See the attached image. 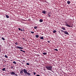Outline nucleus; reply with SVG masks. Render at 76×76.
Instances as JSON below:
<instances>
[{
  "label": "nucleus",
  "instance_id": "1",
  "mask_svg": "<svg viewBox=\"0 0 76 76\" xmlns=\"http://www.w3.org/2000/svg\"><path fill=\"white\" fill-rule=\"evenodd\" d=\"M21 70H21L20 71V73L21 75H22V74L23 73V72L25 73V74L28 72H27V70H26V69H21Z\"/></svg>",
  "mask_w": 76,
  "mask_h": 76
},
{
  "label": "nucleus",
  "instance_id": "2",
  "mask_svg": "<svg viewBox=\"0 0 76 76\" xmlns=\"http://www.w3.org/2000/svg\"><path fill=\"white\" fill-rule=\"evenodd\" d=\"M45 68L47 69L48 70L52 71V66H45Z\"/></svg>",
  "mask_w": 76,
  "mask_h": 76
},
{
  "label": "nucleus",
  "instance_id": "3",
  "mask_svg": "<svg viewBox=\"0 0 76 76\" xmlns=\"http://www.w3.org/2000/svg\"><path fill=\"white\" fill-rule=\"evenodd\" d=\"M10 73H11V74L12 75H14V76H18V75H17V74H15L14 72H13V71H12V72H10Z\"/></svg>",
  "mask_w": 76,
  "mask_h": 76
},
{
  "label": "nucleus",
  "instance_id": "4",
  "mask_svg": "<svg viewBox=\"0 0 76 76\" xmlns=\"http://www.w3.org/2000/svg\"><path fill=\"white\" fill-rule=\"evenodd\" d=\"M66 26L69 27H72V24H70L69 25H68L67 23H66Z\"/></svg>",
  "mask_w": 76,
  "mask_h": 76
},
{
  "label": "nucleus",
  "instance_id": "5",
  "mask_svg": "<svg viewBox=\"0 0 76 76\" xmlns=\"http://www.w3.org/2000/svg\"><path fill=\"white\" fill-rule=\"evenodd\" d=\"M61 30L62 31L64 32V34H65L67 35H68L69 33L67 31H63V30Z\"/></svg>",
  "mask_w": 76,
  "mask_h": 76
},
{
  "label": "nucleus",
  "instance_id": "6",
  "mask_svg": "<svg viewBox=\"0 0 76 76\" xmlns=\"http://www.w3.org/2000/svg\"><path fill=\"white\" fill-rule=\"evenodd\" d=\"M26 74H27L28 75V76H30V75H31V73H28V72H26V74H25V75L26 76L27 75H26Z\"/></svg>",
  "mask_w": 76,
  "mask_h": 76
},
{
  "label": "nucleus",
  "instance_id": "7",
  "mask_svg": "<svg viewBox=\"0 0 76 76\" xmlns=\"http://www.w3.org/2000/svg\"><path fill=\"white\" fill-rule=\"evenodd\" d=\"M17 48H18L19 49H23V48H22V47H19V46H17Z\"/></svg>",
  "mask_w": 76,
  "mask_h": 76
},
{
  "label": "nucleus",
  "instance_id": "8",
  "mask_svg": "<svg viewBox=\"0 0 76 76\" xmlns=\"http://www.w3.org/2000/svg\"><path fill=\"white\" fill-rule=\"evenodd\" d=\"M42 12L44 14H46V11L45 10H43V11H42Z\"/></svg>",
  "mask_w": 76,
  "mask_h": 76
},
{
  "label": "nucleus",
  "instance_id": "9",
  "mask_svg": "<svg viewBox=\"0 0 76 76\" xmlns=\"http://www.w3.org/2000/svg\"><path fill=\"white\" fill-rule=\"evenodd\" d=\"M43 21V20L42 19H40V20H39V22L41 23H42Z\"/></svg>",
  "mask_w": 76,
  "mask_h": 76
},
{
  "label": "nucleus",
  "instance_id": "10",
  "mask_svg": "<svg viewBox=\"0 0 76 76\" xmlns=\"http://www.w3.org/2000/svg\"><path fill=\"white\" fill-rule=\"evenodd\" d=\"M57 32V31L56 30H53V33L54 34H55V33H56Z\"/></svg>",
  "mask_w": 76,
  "mask_h": 76
},
{
  "label": "nucleus",
  "instance_id": "11",
  "mask_svg": "<svg viewBox=\"0 0 76 76\" xmlns=\"http://www.w3.org/2000/svg\"><path fill=\"white\" fill-rule=\"evenodd\" d=\"M70 1H68L67 2V3L68 4H70Z\"/></svg>",
  "mask_w": 76,
  "mask_h": 76
},
{
  "label": "nucleus",
  "instance_id": "12",
  "mask_svg": "<svg viewBox=\"0 0 76 76\" xmlns=\"http://www.w3.org/2000/svg\"><path fill=\"white\" fill-rule=\"evenodd\" d=\"M35 37H36V38H38L39 37V35H35Z\"/></svg>",
  "mask_w": 76,
  "mask_h": 76
},
{
  "label": "nucleus",
  "instance_id": "13",
  "mask_svg": "<svg viewBox=\"0 0 76 76\" xmlns=\"http://www.w3.org/2000/svg\"><path fill=\"white\" fill-rule=\"evenodd\" d=\"M34 29H36L37 28V26H35L34 27Z\"/></svg>",
  "mask_w": 76,
  "mask_h": 76
},
{
  "label": "nucleus",
  "instance_id": "14",
  "mask_svg": "<svg viewBox=\"0 0 76 76\" xmlns=\"http://www.w3.org/2000/svg\"><path fill=\"white\" fill-rule=\"evenodd\" d=\"M40 39H44L43 37H40Z\"/></svg>",
  "mask_w": 76,
  "mask_h": 76
},
{
  "label": "nucleus",
  "instance_id": "15",
  "mask_svg": "<svg viewBox=\"0 0 76 76\" xmlns=\"http://www.w3.org/2000/svg\"><path fill=\"white\" fill-rule=\"evenodd\" d=\"M62 29L63 30H65V28L64 27H62Z\"/></svg>",
  "mask_w": 76,
  "mask_h": 76
},
{
  "label": "nucleus",
  "instance_id": "16",
  "mask_svg": "<svg viewBox=\"0 0 76 76\" xmlns=\"http://www.w3.org/2000/svg\"><path fill=\"white\" fill-rule=\"evenodd\" d=\"M6 16L7 18H9V16H8V15H6Z\"/></svg>",
  "mask_w": 76,
  "mask_h": 76
},
{
  "label": "nucleus",
  "instance_id": "17",
  "mask_svg": "<svg viewBox=\"0 0 76 76\" xmlns=\"http://www.w3.org/2000/svg\"><path fill=\"white\" fill-rule=\"evenodd\" d=\"M4 57H6V58H8V56L7 55H5Z\"/></svg>",
  "mask_w": 76,
  "mask_h": 76
},
{
  "label": "nucleus",
  "instance_id": "18",
  "mask_svg": "<svg viewBox=\"0 0 76 76\" xmlns=\"http://www.w3.org/2000/svg\"><path fill=\"white\" fill-rule=\"evenodd\" d=\"M15 45H18V42H15Z\"/></svg>",
  "mask_w": 76,
  "mask_h": 76
},
{
  "label": "nucleus",
  "instance_id": "19",
  "mask_svg": "<svg viewBox=\"0 0 76 76\" xmlns=\"http://www.w3.org/2000/svg\"><path fill=\"white\" fill-rule=\"evenodd\" d=\"M48 17H51V15H50L49 14H48Z\"/></svg>",
  "mask_w": 76,
  "mask_h": 76
},
{
  "label": "nucleus",
  "instance_id": "20",
  "mask_svg": "<svg viewBox=\"0 0 76 76\" xmlns=\"http://www.w3.org/2000/svg\"><path fill=\"white\" fill-rule=\"evenodd\" d=\"M13 63L14 64H16V62H15V61H14L13 62Z\"/></svg>",
  "mask_w": 76,
  "mask_h": 76
},
{
  "label": "nucleus",
  "instance_id": "21",
  "mask_svg": "<svg viewBox=\"0 0 76 76\" xmlns=\"http://www.w3.org/2000/svg\"><path fill=\"white\" fill-rule=\"evenodd\" d=\"M6 69L5 68H4L3 69H2V70L3 71H5V70Z\"/></svg>",
  "mask_w": 76,
  "mask_h": 76
},
{
  "label": "nucleus",
  "instance_id": "22",
  "mask_svg": "<svg viewBox=\"0 0 76 76\" xmlns=\"http://www.w3.org/2000/svg\"><path fill=\"white\" fill-rule=\"evenodd\" d=\"M43 54L45 55L47 54V53H43Z\"/></svg>",
  "mask_w": 76,
  "mask_h": 76
},
{
  "label": "nucleus",
  "instance_id": "23",
  "mask_svg": "<svg viewBox=\"0 0 76 76\" xmlns=\"http://www.w3.org/2000/svg\"><path fill=\"white\" fill-rule=\"evenodd\" d=\"M2 39L3 40H5V39L3 37L2 38Z\"/></svg>",
  "mask_w": 76,
  "mask_h": 76
},
{
  "label": "nucleus",
  "instance_id": "24",
  "mask_svg": "<svg viewBox=\"0 0 76 76\" xmlns=\"http://www.w3.org/2000/svg\"><path fill=\"white\" fill-rule=\"evenodd\" d=\"M54 50H55V51H58V49H54Z\"/></svg>",
  "mask_w": 76,
  "mask_h": 76
},
{
  "label": "nucleus",
  "instance_id": "25",
  "mask_svg": "<svg viewBox=\"0 0 76 76\" xmlns=\"http://www.w3.org/2000/svg\"><path fill=\"white\" fill-rule=\"evenodd\" d=\"M26 65H29V63H26Z\"/></svg>",
  "mask_w": 76,
  "mask_h": 76
},
{
  "label": "nucleus",
  "instance_id": "26",
  "mask_svg": "<svg viewBox=\"0 0 76 76\" xmlns=\"http://www.w3.org/2000/svg\"><path fill=\"white\" fill-rule=\"evenodd\" d=\"M31 32L32 33V34H34V31L32 32V31H31Z\"/></svg>",
  "mask_w": 76,
  "mask_h": 76
},
{
  "label": "nucleus",
  "instance_id": "27",
  "mask_svg": "<svg viewBox=\"0 0 76 76\" xmlns=\"http://www.w3.org/2000/svg\"><path fill=\"white\" fill-rule=\"evenodd\" d=\"M36 74V73L35 72H34V75H35Z\"/></svg>",
  "mask_w": 76,
  "mask_h": 76
},
{
  "label": "nucleus",
  "instance_id": "28",
  "mask_svg": "<svg viewBox=\"0 0 76 76\" xmlns=\"http://www.w3.org/2000/svg\"><path fill=\"white\" fill-rule=\"evenodd\" d=\"M21 30V29L20 28H18V30H19L20 31Z\"/></svg>",
  "mask_w": 76,
  "mask_h": 76
},
{
  "label": "nucleus",
  "instance_id": "29",
  "mask_svg": "<svg viewBox=\"0 0 76 76\" xmlns=\"http://www.w3.org/2000/svg\"><path fill=\"white\" fill-rule=\"evenodd\" d=\"M48 43H50V41H48Z\"/></svg>",
  "mask_w": 76,
  "mask_h": 76
},
{
  "label": "nucleus",
  "instance_id": "30",
  "mask_svg": "<svg viewBox=\"0 0 76 76\" xmlns=\"http://www.w3.org/2000/svg\"><path fill=\"white\" fill-rule=\"evenodd\" d=\"M23 53H25V51H23Z\"/></svg>",
  "mask_w": 76,
  "mask_h": 76
},
{
  "label": "nucleus",
  "instance_id": "31",
  "mask_svg": "<svg viewBox=\"0 0 76 76\" xmlns=\"http://www.w3.org/2000/svg\"><path fill=\"white\" fill-rule=\"evenodd\" d=\"M37 76H40V75H37Z\"/></svg>",
  "mask_w": 76,
  "mask_h": 76
},
{
  "label": "nucleus",
  "instance_id": "32",
  "mask_svg": "<svg viewBox=\"0 0 76 76\" xmlns=\"http://www.w3.org/2000/svg\"><path fill=\"white\" fill-rule=\"evenodd\" d=\"M16 68L17 69H18L19 68V67H16Z\"/></svg>",
  "mask_w": 76,
  "mask_h": 76
},
{
  "label": "nucleus",
  "instance_id": "33",
  "mask_svg": "<svg viewBox=\"0 0 76 76\" xmlns=\"http://www.w3.org/2000/svg\"><path fill=\"white\" fill-rule=\"evenodd\" d=\"M20 31H23V30H22V29H21L20 30Z\"/></svg>",
  "mask_w": 76,
  "mask_h": 76
},
{
  "label": "nucleus",
  "instance_id": "34",
  "mask_svg": "<svg viewBox=\"0 0 76 76\" xmlns=\"http://www.w3.org/2000/svg\"><path fill=\"white\" fill-rule=\"evenodd\" d=\"M20 51H23V50H21Z\"/></svg>",
  "mask_w": 76,
  "mask_h": 76
},
{
  "label": "nucleus",
  "instance_id": "35",
  "mask_svg": "<svg viewBox=\"0 0 76 76\" xmlns=\"http://www.w3.org/2000/svg\"><path fill=\"white\" fill-rule=\"evenodd\" d=\"M11 68H12V69L13 68V67L12 66H11Z\"/></svg>",
  "mask_w": 76,
  "mask_h": 76
},
{
  "label": "nucleus",
  "instance_id": "36",
  "mask_svg": "<svg viewBox=\"0 0 76 76\" xmlns=\"http://www.w3.org/2000/svg\"><path fill=\"white\" fill-rule=\"evenodd\" d=\"M1 49H0V50H1Z\"/></svg>",
  "mask_w": 76,
  "mask_h": 76
},
{
  "label": "nucleus",
  "instance_id": "37",
  "mask_svg": "<svg viewBox=\"0 0 76 76\" xmlns=\"http://www.w3.org/2000/svg\"><path fill=\"white\" fill-rule=\"evenodd\" d=\"M28 72V73H29V72Z\"/></svg>",
  "mask_w": 76,
  "mask_h": 76
},
{
  "label": "nucleus",
  "instance_id": "38",
  "mask_svg": "<svg viewBox=\"0 0 76 76\" xmlns=\"http://www.w3.org/2000/svg\"><path fill=\"white\" fill-rule=\"evenodd\" d=\"M23 75H24V74H23Z\"/></svg>",
  "mask_w": 76,
  "mask_h": 76
},
{
  "label": "nucleus",
  "instance_id": "39",
  "mask_svg": "<svg viewBox=\"0 0 76 76\" xmlns=\"http://www.w3.org/2000/svg\"><path fill=\"white\" fill-rule=\"evenodd\" d=\"M44 70H45V69Z\"/></svg>",
  "mask_w": 76,
  "mask_h": 76
},
{
  "label": "nucleus",
  "instance_id": "40",
  "mask_svg": "<svg viewBox=\"0 0 76 76\" xmlns=\"http://www.w3.org/2000/svg\"><path fill=\"white\" fill-rule=\"evenodd\" d=\"M59 33H60V32H59Z\"/></svg>",
  "mask_w": 76,
  "mask_h": 76
}]
</instances>
